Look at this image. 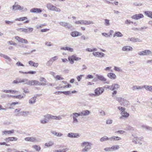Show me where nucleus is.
<instances>
[{
  "label": "nucleus",
  "instance_id": "47",
  "mask_svg": "<svg viewBox=\"0 0 152 152\" xmlns=\"http://www.w3.org/2000/svg\"><path fill=\"white\" fill-rule=\"evenodd\" d=\"M61 10L60 9L58 8L55 6H54V9L53 11L59 12L61 11Z\"/></svg>",
  "mask_w": 152,
  "mask_h": 152
},
{
  "label": "nucleus",
  "instance_id": "11",
  "mask_svg": "<svg viewBox=\"0 0 152 152\" xmlns=\"http://www.w3.org/2000/svg\"><path fill=\"white\" fill-rule=\"evenodd\" d=\"M144 17V16L142 14L139 13L131 17V18L135 20H138Z\"/></svg>",
  "mask_w": 152,
  "mask_h": 152
},
{
  "label": "nucleus",
  "instance_id": "27",
  "mask_svg": "<svg viewBox=\"0 0 152 152\" xmlns=\"http://www.w3.org/2000/svg\"><path fill=\"white\" fill-rule=\"evenodd\" d=\"M37 96H34L30 99L29 101V103L30 104H34L36 102Z\"/></svg>",
  "mask_w": 152,
  "mask_h": 152
},
{
  "label": "nucleus",
  "instance_id": "36",
  "mask_svg": "<svg viewBox=\"0 0 152 152\" xmlns=\"http://www.w3.org/2000/svg\"><path fill=\"white\" fill-rule=\"evenodd\" d=\"M142 128L143 129L145 130H148L149 131L152 130V128L151 127L147 126L145 125H142Z\"/></svg>",
  "mask_w": 152,
  "mask_h": 152
},
{
  "label": "nucleus",
  "instance_id": "9",
  "mask_svg": "<svg viewBox=\"0 0 152 152\" xmlns=\"http://www.w3.org/2000/svg\"><path fill=\"white\" fill-rule=\"evenodd\" d=\"M15 39L18 42H20L21 43L27 44L28 43V41L26 39H23L18 36L15 37Z\"/></svg>",
  "mask_w": 152,
  "mask_h": 152
},
{
  "label": "nucleus",
  "instance_id": "61",
  "mask_svg": "<svg viewBox=\"0 0 152 152\" xmlns=\"http://www.w3.org/2000/svg\"><path fill=\"white\" fill-rule=\"evenodd\" d=\"M118 109L119 110L121 111V112H124L125 111V109L124 108H123V107H118Z\"/></svg>",
  "mask_w": 152,
  "mask_h": 152
},
{
  "label": "nucleus",
  "instance_id": "52",
  "mask_svg": "<svg viewBox=\"0 0 152 152\" xmlns=\"http://www.w3.org/2000/svg\"><path fill=\"white\" fill-rule=\"evenodd\" d=\"M66 50H68L70 52H73V49L72 48L66 47Z\"/></svg>",
  "mask_w": 152,
  "mask_h": 152
},
{
  "label": "nucleus",
  "instance_id": "46",
  "mask_svg": "<svg viewBox=\"0 0 152 152\" xmlns=\"http://www.w3.org/2000/svg\"><path fill=\"white\" fill-rule=\"evenodd\" d=\"M29 113V112L28 111H23L22 112V116H27L28 114Z\"/></svg>",
  "mask_w": 152,
  "mask_h": 152
},
{
  "label": "nucleus",
  "instance_id": "1",
  "mask_svg": "<svg viewBox=\"0 0 152 152\" xmlns=\"http://www.w3.org/2000/svg\"><path fill=\"white\" fill-rule=\"evenodd\" d=\"M52 119L57 120V116L53 115L50 114H46L43 116V118L40 120L42 124H45L48 123L49 119Z\"/></svg>",
  "mask_w": 152,
  "mask_h": 152
},
{
  "label": "nucleus",
  "instance_id": "56",
  "mask_svg": "<svg viewBox=\"0 0 152 152\" xmlns=\"http://www.w3.org/2000/svg\"><path fill=\"white\" fill-rule=\"evenodd\" d=\"M106 124H111L113 123V121L111 119L107 120L106 121Z\"/></svg>",
  "mask_w": 152,
  "mask_h": 152
},
{
  "label": "nucleus",
  "instance_id": "16",
  "mask_svg": "<svg viewBox=\"0 0 152 152\" xmlns=\"http://www.w3.org/2000/svg\"><path fill=\"white\" fill-rule=\"evenodd\" d=\"M82 34L77 31H75L72 32L70 33L71 35L73 37H76L78 36H81Z\"/></svg>",
  "mask_w": 152,
  "mask_h": 152
},
{
  "label": "nucleus",
  "instance_id": "51",
  "mask_svg": "<svg viewBox=\"0 0 152 152\" xmlns=\"http://www.w3.org/2000/svg\"><path fill=\"white\" fill-rule=\"evenodd\" d=\"M39 80L41 82H44L46 83L47 82V81L46 79L43 77H41L39 78Z\"/></svg>",
  "mask_w": 152,
  "mask_h": 152
},
{
  "label": "nucleus",
  "instance_id": "19",
  "mask_svg": "<svg viewBox=\"0 0 152 152\" xmlns=\"http://www.w3.org/2000/svg\"><path fill=\"white\" fill-rule=\"evenodd\" d=\"M28 85L29 86H38V81L36 80H30L28 81Z\"/></svg>",
  "mask_w": 152,
  "mask_h": 152
},
{
  "label": "nucleus",
  "instance_id": "23",
  "mask_svg": "<svg viewBox=\"0 0 152 152\" xmlns=\"http://www.w3.org/2000/svg\"><path fill=\"white\" fill-rule=\"evenodd\" d=\"M33 30V28H28L27 29L23 28L22 31L23 32L25 33H28V32H31Z\"/></svg>",
  "mask_w": 152,
  "mask_h": 152
},
{
  "label": "nucleus",
  "instance_id": "41",
  "mask_svg": "<svg viewBox=\"0 0 152 152\" xmlns=\"http://www.w3.org/2000/svg\"><path fill=\"white\" fill-rule=\"evenodd\" d=\"M80 113H75L71 115V116L72 117L77 118L78 116H80Z\"/></svg>",
  "mask_w": 152,
  "mask_h": 152
},
{
  "label": "nucleus",
  "instance_id": "4",
  "mask_svg": "<svg viewBox=\"0 0 152 152\" xmlns=\"http://www.w3.org/2000/svg\"><path fill=\"white\" fill-rule=\"evenodd\" d=\"M75 23L78 24H84L85 25H89L92 24L94 23L93 22L90 20H80L77 21L75 22Z\"/></svg>",
  "mask_w": 152,
  "mask_h": 152
},
{
  "label": "nucleus",
  "instance_id": "25",
  "mask_svg": "<svg viewBox=\"0 0 152 152\" xmlns=\"http://www.w3.org/2000/svg\"><path fill=\"white\" fill-rule=\"evenodd\" d=\"M46 7L48 10L53 11L54 6L51 3H48L46 4Z\"/></svg>",
  "mask_w": 152,
  "mask_h": 152
},
{
  "label": "nucleus",
  "instance_id": "49",
  "mask_svg": "<svg viewBox=\"0 0 152 152\" xmlns=\"http://www.w3.org/2000/svg\"><path fill=\"white\" fill-rule=\"evenodd\" d=\"M12 83L13 84H18L20 83V79H18L17 80H14L12 82Z\"/></svg>",
  "mask_w": 152,
  "mask_h": 152
},
{
  "label": "nucleus",
  "instance_id": "28",
  "mask_svg": "<svg viewBox=\"0 0 152 152\" xmlns=\"http://www.w3.org/2000/svg\"><path fill=\"white\" fill-rule=\"evenodd\" d=\"M119 87V86L118 84L116 83L113 84L112 86L111 90H117Z\"/></svg>",
  "mask_w": 152,
  "mask_h": 152
},
{
  "label": "nucleus",
  "instance_id": "57",
  "mask_svg": "<svg viewBox=\"0 0 152 152\" xmlns=\"http://www.w3.org/2000/svg\"><path fill=\"white\" fill-rule=\"evenodd\" d=\"M104 150L106 151H112L111 147H107L104 148Z\"/></svg>",
  "mask_w": 152,
  "mask_h": 152
},
{
  "label": "nucleus",
  "instance_id": "63",
  "mask_svg": "<svg viewBox=\"0 0 152 152\" xmlns=\"http://www.w3.org/2000/svg\"><path fill=\"white\" fill-rule=\"evenodd\" d=\"M82 76H83V75H81L80 76H77V79L78 81H80Z\"/></svg>",
  "mask_w": 152,
  "mask_h": 152
},
{
  "label": "nucleus",
  "instance_id": "50",
  "mask_svg": "<svg viewBox=\"0 0 152 152\" xmlns=\"http://www.w3.org/2000/svg\"><path fill=\"white\" fill-rule=\"evenodd\" d=\"M73 119V124H76L77 123H78V121L77 118H74V117H72Z\"/></svg>",
  "mask_w": 152,
  "mask_h": 152
},
{
  "label": "nucleus",
  "instance_id": "24",
  "mask_svg": "<svg viewBox=\"0 0 152 152\" xmlns=\"http://www.w3.org/2000/svg\"><path fill=\"white\" fill-rule=\"evenodd\" d=\"M122 139L121 138L118 137L113 136L109 138V140L111 141L120 140Z\"/></svg>",
  "mask_w": 152,
  "mask_h": 152
},
{
  "label": "nucleus",
  "instance_id": "48",
  "mask_svg": "<svg viewBox=\"0 0 152 152\" xmlns=\"http://www.w3.org/2000/svg\"><path fill=\"white\" fill-rule=\"evenodd\" d=\"M105 21V25L107 26H109L110 23L109 22V20L107 19H105L104 20Z\"/></svg>",
  "mask_w": 152,
  "mask_h": 152
},
{
  "label": "nucleus",
  "instance_id": "42",
  "mask_svg": "<svg viewBox=\"0 0 152 152\" xmlns=\"http://www.w3.org/2000/svg\"><path fill=\"white\" fill-rule=\"evenodd\" d=\"M108 140H109V138L106 136H104L100 139V141L101 142H103Z\"/></svg>",
  "mask_w": 152,
  "mask_h": 152
},
{
  "label": "nucleus",
  "instance_id": "3",
  "mask_svg": "<svg viewBox=\"0 0 152 152\" xmlns=\"http://www.w3.org/2000/svg\"><path fill=\"white\" fill-rule=\"evenodd\" d=\"M116 100L118 101L121 105H123L124 106L127 107L129 104V102L124 98L121 97H117Z\"/></svg>",
  "mask_w": 152,
  "mask_h": 152
},
{
  "label": "nucleus",
  "instance_id": "38",
  "mask_svg": "<svg viewBox=\"0 0 152 152\" xmlns=\"http://www.w3.org/2000/svg\"><path fill=\"white\" fill-rule=\"evenodd\" d=\"M18 6H20L19 5L17 4L16 2L15 3V4L13 5L12 7V10L14 11L16 10H18Z\"/></svg>",
  "mask_w": 152,
  "mask_h": 152
},
{
  "label": "nucleus",
  "instance_id": "40",
  "mask_svg": "<svg viewBox=\"0 0 152 152\" xmlns=\"http://www.w3.org/2000/svg\"><path fill=\"white\" fill-rule=\"evenodd\" d=\"M55 79L56 80H63L64 78L61 75H57L55 77Z\"/></svg>",
  "mask_w": 152,
  "mask_h": 152
},
{
  "label": "nucleus",
  "instance_id": "29",
  "mask_svg": "<svg viewBox=\"0 0 152 152\" xmlns=\"http://www.w3.org/2000/svg\"><path fill=\"white\" fill-rule=\"evenodd\" d=\"M28 63L30 65L35 67H37L38 65V63H35L32 61H29Z\"/></svg>",
  "mask_w": 152,
  "mask_h": 152
},
{
  "label": "nucleus",
  "instance_id": "18",
  "mask_svg": "<svg viewBox=\"0 0 152 152\" xmlns=\"http://www.w3.org/2000/svg\"><path fill=\"white\" fill-rule=\"evenodd\" d=\"M24 140L27 141H29L31 142H34L36 141L37 140V139L36 137H26L24 138Z\"/></svg>",
  "mask_w": 152,
  "mask_h": 152
},
{
  "label": "nucleus",
  "instance_id": "35",
  "mask_svg": "<svg viewBox=\"0 0 152 152\" xmlns=\"http://www.w3.org/2000/svg\"><path fill=\"white\" fill-rule=\"evenodd\" d=\"M145 14L148 17L152 18V12L149 11H145Z\"/></svg>",
  "mask_w": 152,
  "mask_h": 152
},
{
  "label": "nucleus",
  "instance_id": "64",
  "mask_svg": "<svg viewBox=\"0 0 152 152\" xmlns=\"http://www.w3.org/2000/svg\"><path fill=\"white\" fill-rule=\"evenodd\" d=\"M131 23H133V22L129 20H127L125 21V23L126 24H130Z\"/></svg>",
  "mask_w": 152,
  "mask_h": 152
},
{
  "label": "nucleus",
  "instance_id": "55",
  "mask_svg": "<svg viewBox=\"0 0 152 152\" xmlns=\"http://www.w3.org/2000/svg\"><path fill=\"white\" fill-rule=\"evenodd\" d=\"M15 65L18 66H24V65L20 61L18 62L17 63H16Z\"/></svg>",
  "mask_w": 152,
  "mask_h": 152
},
{
  "label": "nucleus",
  "instance_id": "15",
  "mask_svg": "<svg viewBox=\"0 0 152 152\" xmlns=\"http://www.w3.org/2000/svg\"><path fill=\"white\" fill-rule=\"evenodd\" d=\"M127 41H131L133 42H141L142 41L140 39L138 38H135V37H132V38H129L128 39Z\"/></svg>",
  "mask_w": 152,
  "mask_h": 152
},
{
  "label": "nucleus",
  "instance_id": "6",
  "mask_svg": "<svg viewBox=\"0 0 152 152\" xmlns=\"http://www.w3.org/2000/svg\"><path fill=\"white\" fill-rule=\"evenodd\" d=\"M152 52L149 50H145L139 52L138 54L140 56H148L151 54Z\"/></svg>",
  "mask_w": 152,
  "mask_h": 152
},
{
  "label": "nucleus",
  "instance_id": "62",
  "mask_svg": "<svg viewBox=\"0 0 152 152\" xmlns=\"http://www.w3.org/2000/svg\"><path fill=\"white\" fill-rule=\"evenodd\" d=\"M111 87L112 86H109L108 85H106L104 87H103L104 88H106V89H109L110 90H111Z\"/></svg>",
  "mask_w": 152,
  "mask_h": 152
},
{
  "label": "nucleus",
  "instance_id": "26",
  "mask_svg": "<svg viewBox=\"0 0 152 152\" xmlns=\"http://www.w3.org/2000/svg\"><path fill=\"white\" fill-rule=\"evenodd\" d=\"M14 133V130H12L10 131H3L2 132V134H4L5 135L13 134Z\"/></svg>",
  "mask_w": 152,
  "mask_h": 152
},
{
  "label": "nucleus",
  "instance_id": "8",
  "mask_svg": "<svg viewBox=\"0 0 152 152\" xmlns=\"http://www.w3.org/2000/svg\"><path fill=\"white\" fill-rule=\"evenodd\" d=\"M59 24L61 26L68 29H71L72 27V25L65 22L60 21L59 22Z\"/></svg>",
  "mask_w": 152,
  "mask_h": 152
},
{
  "label": "nucleus",
  "instance_id": "32",
  "mask_svg": "<svg viewBox=\"0 0 152 152\" xmlns=\"http://www.w3.org/2000/svg\"><path fill=\"white\" fill-rule=\"evenodd\" d=\"M54 144V142L52 141H50L45 144V146L48 147L52 146Z\"/></svg>",
  "mask_w": 152,
  "mask_h": 152
},
{
  "label": "nucleus",
  "instance_id": "31",
  "mask_svg": "<svg viewBox=\"0 0 152 152\" xmlns=\"http://www.w3.org/2000/svg\"><path fill=\"white\" fill-rule=\"evenodd\" d=\"M4 58L6 60V62L7 64H9L12 61V59L10 58L6 55H5Z\"/></svg>",
  "mask_w": 152,
  "mask_h": 152
},
{
  "label": "nucleus",
  "instance_id": "37",
  "mask_svg": "<svg viewBox=\"0 0 152 152\" xmlns=\"http://www.w3.org/2000/svg\"><path fill=\"white\" fill-rule=\"evenodd\" d=\"M143 87L147 90H148L152 92V86L144 85L143 86Z\"/></svg>",
  "mask_w": 152,
  "mask_h": 152
},
{
  "label": "nucleus",
  "instance_id": "34",
  "mask_svg": "<svg viewBox=\"0 0 152 152\" xmlns=\"http://www.w3.org/2000/svg\"><path fill=\"white\" fill-rule=\"evenodd\" d=\"M123 35L119 31H116L113 37L117 36V37H122Z\"/></svg>",
  "mask_w": 152,
  "mask_h": 152
},
{
  "label": "nucleus",
  "instance_id": "7",
  "mask_svg": "<svg viewBox=\"0 0 152 152\" xmlns=\"http://www.w3.org/2000/svg\"><path fill=\"white\" fill-rule=\"evenodd\" d=\"M104 88L99 87L96 88L94 90L95 94L96 96H98L101 94L104 91Z\"/></svg>",
  "mask_w": 152,
  "mask_h": 152
},
{
  "label": "nucleus",
  "instance_id": "33",
  "mask_svg": "<svg viewBox=\"0 0 152 152\" xmlns=\"http://www.w3.org/2000/svg\"><path fill=\"white\" fill-rule=\"evenodd\" d=\"M119 148L120 147L118 145H113L111 147V151H113L118 150Z\"/></svg>",
  "mask_w": 152,
  "mask_h": 152
},
{
  "label": "nucleus",
  "instance_id": "22",
  "mask_svg": "<svg viewBox=\"0 0 152 152\" xmlns=\"http://www.w3.org/2000/svg\"><path fill=\"white\" fill-rule=\"evenodd\" d=\"M107 76L111 79L114 80L116 78V76L114 73L110 72L108 73Z\"/></svg>",
  "mask_w": 152,
  "mask_h": 152
},
{
  "label": "nucleus",
  "instance_id": "45",
  "mask_svg": "<svg viewBox=\"0 0 152 152\" xmlns=\"http://www.w3.org/2000/svg\"><path fill=\"white\" fill-rule=\"evenodd\" d=\"M114 70L118 72H121L122 71V70L120 67L116 66L114 67Z\"/></svg>",
  "mask_w": 152,
  "mask_h": 152
},
{
  "label": "nucleus",
  "instance_id": "43",
  "mask_svg": "<svg viewBox=\"0 0 152 152\" xmlns=\"http://www.w3.org/2000/svg\"><path fill=\"white\" fill-rule=\"evenodd\" d=\"M27 18L26 17H22L21 18H16L15 20L16 21H23L24 20L27 19Z\"/></svg>",
  "mask_w": 152,
  "mask_h": 152
},
{
  "label": "nucleus",
  "instance_id": "5",
  "mask_svg": "<svg viewBox=\"0 0 152 152\" xmlns=\"http://www.w3.org/2000/svg\"><path fill=\"white\" fill-rule=\"evenodd\" d=\"M69 61L71 64H73L74 63V60L76 61H78L81 59V58L79 57H77V56L72 55L69 56L68 58Z\"/></svg>",
  "mask_w": 152,
  "mask_h": 152
},
{
  "label": "nucleus",
  "instance_id": "2",
  "mask_svg": "<svg viewBox=\"0 0 152 152\" xmlns=\"http://www.w3.org/2000/svg\"><path fill=\"white\" fill-rule=\"evenodd\" d=\"M91 144L88 142H83L81 143V146L83 148L82 152H87L91 149Z\"/></svg>",
  "mask_w": 152,
  "mask_h": 152
},
{
  "label": "nucleus",
  "instance_id": "60",
  "mask_svg": "<svg viewBox=\"0 0 152 152\" xmlns=\"http://www.w3.org/2000/svg\"><path fill=\"white\" fill-rule=\"evenodd\" d=\"M18 91H15V90H10V93H11V94H14L16 93H18Z\"/></svg>",
  "mask_w": 152,
  "mask_h": 152
},
{
  "label": "nucleus",
  "instance_id": "54",
  "mask_svg": "<svg viewBox=\"0 0 152 152\" xmlns=\"http://www.w3.org/2000/svg\"><path fill=\"white\" fill-rule=\"evenodd\" d=\"M9 138L10 141H13L14 140L16 141L18 140V138H17L15 137H9Z\"/></svg>",
  "mask_w": 152,
  "mask_h": 152
},
{
  "label": "nucleus",
  "instance_id": "59",
  "mask_svg": "<svg viewBox=\"0 0 152 152\" xmlns=\"http://www.w3.org/2000/svg\"><path fill=\"white\" fill-rule=\"evenodd\" d=\"M60 152H66L68 150V149L66 148L62 149H59Z\"/></svg>",
  "mask_w": 152,
  "mask_h": 152
},
{
  "label": "nucleus",
  "instance_id": "12",
  "mask_svg": "<svg viewBox=\"0 0 152 152\" xmlns=\"http://www.w3.org/2000/svg\"><path fill=\"white\" fill-rule=\"evenodd\" d=\"M67 136L70 138H78L80 137L79 134L78 133H75L72 132L69 133L67 134Z\"/></svg>",
  "mask_w": 152,
  "mask_h": 152
},
{
  "label": "nucleus",
  "instance_id": "21",
  "mask_svg": "<svg viewBox=\"0 0 152 152\" xmlns=\"http://www.w3.org/2000/svg\"><path fill=\"white\" fill-rule=\"evenodd\" d=\"M121 116L120 117V119H123V117L128 118L129 115V113L125 111L121 112Z\"/></svg>",
  "mask_w": 152,
  "mask_h": 152
},
{
  "label": "nucleus",
  "instance_id": "44",
  "mask_svg": "<svg viewBox=\"0 0 152 152\" xmlns=\"http://www.w3.org/2000/svg\"><path fill=\"white\" fill-rule=\"evenodd\" d=\"M32 148L35 149L37 151H39L40 150L41 148L39 145H35L32 146Z\"/></svg>",
  "mask_w": 152,
  "mask_h": 152
},
{
  "label": "nucleus",
  "instance_id": "10",
  "mask_svg": "<svg viewBox=\"0 0 152 152\" xmlns=\"http://www.w3.org/2000/svg\"><path fill=\"white\" fill-rule=\"evenodd\" d=\"M96 76L99 80L104 82V83L109 84V82L107 81V79L103 76L101 75H99L97 74L96 75Z\"/></svg>",
  "mask_w": 152,
  "mask_h": 152
},
{
  "label": "nucleus",
  "instance_id": "17",
  "mask_svg": "<svg viewBox=\"0 0 152 152\" xmlns=\"http://www.w3.org/2000/svg\"><path fill=\"white\" fill-rule=\"evenodd\" d=\"M93 55L96 57H102L104 56V54L102 52H94L92 53Z\"/></svg>",
  "mask_w": 152,
  "mask_h": 152
},
{
  "label": "nucleus",
  "instance_id": "58",
  "mask_svg": "<svg viewBox=\"0 0 152 152\" xmlns=\"http://www.w3.org/2000/svg\"><path fill=\"white\" fill-rule=\"evenodd\" d=\"M81 38L83 39L84 40L88 39L89 38L88 36L85 37L84 35H83L81 37Z\"/></svg>",
  "mask_w": 152,
  "mask_h": 152
},
{
  "label": "nucleus",
  "instance_id": "13",
  "mask_svg": "<svg viewBox=\"0 0 152 152\" xmlns=\"http://www.w3.org/2000/svg\"><path fill=\"white\" fill-rule=\"evenodd\" d=\"M23 111L21 110L20 108L15 109L14 111L15 115L16 116H22Z\"/></svg>",
  "mask_w": 152,
  "mask_h": 152
},
{
  "label": "nucleus",
  "instance_id": "53",
  "mask_svg": "<svg viewBox=\"0 0 152 152\" xmlns=\"http://www.w3.org/2000/svg\"><path fill=\"white\" fill-rule=\"evenodd\" d=\"M62 93L66 95H69L71 94V92L70 91H63Z\"/></svg>",
  "mask_w": 152,
  "mask_h": 152
},
{
  "label": "nucleus",
  "instance_id": "20",
  "mask_svg": "<svg viewBox=\"0 0 152 152\" xmlns=\"http://www.w3.org/2000/svg\"><path fill=\"white\" fill-rule=\"evenodd\" d=\"M80 113V115L86 116L90 114V112L88 110H84L82 111Z\"/></svg>",
  "mask_w": 152,
  "mask_h": 152
},
{
  "label": "nucleus",
  "instance_id": "14",
  "mask_svg": "<svg viewBox=\"0 0 152 152\" xmlns=\"http://www.w3.org/2000/svg\"><path fill=\"white\" fill-rule=\"evenodd\" d=\"M133 48L129 46H124L122 48V50L123 51L128 52L130 51H132Z\"/></svg>",
  "mask_w": 152,
  "mask_h": 152
},
{
  "label": "nucleus",
  "instance_id": "30",
  "mask_svg": "<svg viewBox=\"0 0 152 152\" xmlns=\"http://www.w3.org/2000/svg\"><path fill=\"white\" fill-rule=\"evenodd\" d=\"M20 83H23L24 84H26L28 85V80L26 79H20Z\"/></svg>",
  "mask_w": 152,
  "mask_h": 152
},
{
  "label": "nucleus",
  "instance_id": "39",
  "mask_svg": "<svg viewBox=\"0 0 152 152\" xmlns=\"http://www.w3.org/2000/svg\"><path fill=\"white\" fill-rule=\"evenodd\" d=\"M25 96L26 94H25L23 93L22 95H19L15 96H14V97L18 99H21L22 98L25 97Z\"/></svg>",
  "mask_w": 152,
  "mask_h": 152
}]
</instances>
